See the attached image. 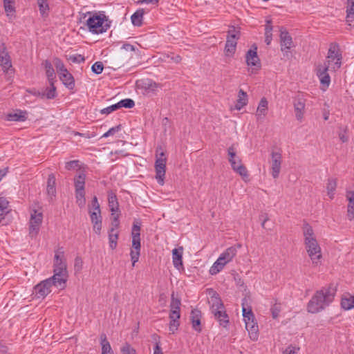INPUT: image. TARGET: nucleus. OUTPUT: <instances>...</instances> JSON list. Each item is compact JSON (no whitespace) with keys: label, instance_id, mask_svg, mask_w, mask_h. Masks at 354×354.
<instances>
[{"label":"nucleus","instance_id":"1","mask_svg":"<svg viewBox=\"0 0 354 354\" xmlns=\"http://www.w3.org/2000/svg\"><path fill=\"white\" fill-rule=\"evenodd\" d=\"M336 291V288L333 286L317 290L308 303V311L317 313L325 309L333 301Z\"/></svg>","mask_w":354,"mask_h":354},{"label":"nucleus","instance_id":"2","mask_svg":"<svg viewBox=\"0 0 354 354\" xmlns=\"http://www.w3.org/2000/svg\"><path fill=\"white\" fill-rule=\"evenodd\" d=\"M304 244L306 250L314 265H318L322 257V250L315 236L313 230L308 223H304L303 226Z\"/></svg>","mask_w":354,"mask_h":354},{"label":"nucleus","instance_id":"3","mask_svg":"<svg viewBox=\"0 0 354 354\" xmlns=\"http://www.w3.org/2000/svg\"><path fill=\"white\" fill-rule=\"evenodd\" d=\"M54 275L52 277L57 288L64 289L68 277L66 263L64 259V252L62 248H58L55 252L54 257Z\"/></svg>","mask_w":354,"mask_h":354},{"label":"nucleus","instance_id":"4","mask_svg":"<svg viewBox=\"0 0 354 354\" xmlns=\"http://www.w3.org/2000/svg\"><path fill=\"white\" fill-rule=\"evenodd\" d=\"M89 17L86 20V26L90 32L93 34L105 32L111 26V21L104 12H87Z\"/></svg>","mask_w":354,"mask_h":354},{"label":"nucleus","instance_id":"5","mask_svg":"<svg viewBox=\"0 0 354 354\" xmlns=\"http://www.w3.org/2000/svg\"><path fill=\"white\" fill-rule=\"evenodd\" d=\"M140 224L138 221H134L132 227V248L130 256L132 261V266L138 261L140 252Z\"/></svg>","mask_w":354,"mask_h":354},{"label":"nucleus","instance_id":"6","mask_svg":"<svg viewBox=\"0 0 354 354\" xmlns=\"http://www.w3.org/2000/svg\"><path fill=\"white\" fill-rule=\"evenodd\" d=\"M214 306L211 307V310L215 319L219 322V324L226 328L229 324V317L225 312V307L221 300L216 299Z\"/></svg>","mask_w":354,"mask_h":354},{"label":"nucleus","instance_id":"7","mask_svg":"<svg viewBox=\"0 0 354 354\" xmlns=\"http://www.w3.org/2000/svg\"><path fill=\"white\" fill-rule=\"evenodd\" d=\"M55 280L53 277H50L42 281L34 288V292L37 298H44L51 292L53 286L57 288V285L55 283Z\"/></svg>","mask_w":354,"mask_h":354},{"label":"nucleus","instance_id":"8","mask_svg":"<svg viewBox=\"0 0 354 354\" xmlns=\"http://www.w3.org/2000/svg\"><path fill=\"white\" fill-rule=\"evenodd\" d=\"M155 162L156 178L158 184L162 185L166 172L167 158H165L164 152H161Z\"/></svg>","mask_w":354,"mask_h":354},{"label":"nucleus","instance_id":"9","mask_svg":"<svg viewBox=\"0 0 354 354\" xmlns=\"http://www.w3.org/2000/svg\"><path fill=\"white\" fill-rule=\"evenodd\" d=\"M257 47L254 46L253 49H250L245 55L246 63L250 67L252 73L260 69L261 64L257 55Z\"/></svg>","mask_w":354,"mask_h":354},{"label":"nucleus","instance_id":"10","mask_svg":"<svg viewBox=\"0 0 354 354\" xmlns=\"http://www.w3.org/2000/svg\"><path fill=\"white\" fill-rule=\"evenodd\" d=\"M42 218V214L36 210L31 214L29 226V234L31 237L36 236L39 233Z\"/></svg>","mask_w":354,"mask_h":354},{"label":"nucleus","instance_id":"11","mask_svg":"<svg viewBox=\"0 0 354 354\" xmlns=\"http://www.w3.org/2000/svg\"><path fill=\"white\" fill-rule=\"evenodd\" d=\"M239 37V31L235 29L229 31V35L227 37V41L225 46V50L228 55L229 54H234L236 50L237 40Z\"/></svg>","mask_w":354,"mask_h":354},{"label":"nucleus","instance_id":"12","mask_svg":"<svg viewBox=\"0 0 354 354\" xmlns=\"http://www.w3.org/2000/svg\"><path fill=\"white\" fill-rule=\"evenodd\" d=\"M281 162L282 156L281 153L272 151L271 153V170L272 176L274 178H277L279 177Z\"/></svg>","mask_w":354,"mask_h":354},{"label":"nucleus","instance_id":"13","mask_svg":"<svg viewBox=\"0 0 354 354\" xmlns=\"http://www.w3.org/2000/svg\"><path fill=\"white\" fill-rule=\"evenodd\" d=\"M326 58H336V61L333 64V71L340 68L342 54L339 53V46L337 44H330Z\"/></svg>","mask_w":354,"mask_h":354},{"label":"nucleus","instance_id":"14","mask_svg":"<svg viewBox=\"0 0 354 354\" xmlns=\"http://www.w3.org/2000/svg\"><path fill=\"white\" fill-rule=\"evenodd\" d=\"M328 70L330 68L326 67V63L319 65L317 68V75L320 80V83L326 87H328L330 82V77L328 73Z\"/></svg>","mask_w":354,"mask_h":354},{"label":"nucleus","instance_id":"15","mask_svg":"<svg viewBox=\"0 0 354 354\" xmlns=\"http://www.w3.org/2000/svg\"><path fill=\"white\" fill-rule=\"evenodd\" d=\"M305 99L298 95L294 99L293 104L297 120H301L305 112Z\"/></svg>","mask_w":354,"mask_h":354},{"label":"nucleus","instance_id":"16","mask_svg":"<svg viewBox=\"0 0 354 354\" xmlns=\"http://www.w3.org/2000/svg\"><path fill=\"white\" fill-rule=\"evenodd\" d=\"M281 40V50L282 51H287L290 49L292 45V39L291 36L286 30H281L280 34Z\"/></svg>","mask_w":354,"mask_h":354},{"label":"nucleus","instance_id":"17","mask_svg":"<svg viewBox=\"0 0 354 354\" xmlns=\"http://www.w3.org/2000/svg\"><path fill=\"white\" fill-rule=\"evenodd\" d=\"M140 85L147 94L153 93L158 88L161 87L159 84L149 79L142 80Z\"/></svg>","mask_w":354,"mask_h":354},{"label":"nucleus","instance_id":"18","mask_svg":"<svg viewBox=\"0 0 354 354\" xmlns=\"http://www.w3.org/2000/svg\"><path fill=\"white\" fill-rule=\"evenodd\" d=\"M237 252L236 248L235 246H231L227 248L218 257L219 261H222L224 263L227 264L232 260L236 256Z\"/></svg>","mask_w":354,"mask_h":354},{"label":"nucleus","instance_id":"19","mask_svg":"<svg viewBox=\"0 0 354 354\" xmlns=\"http://www.w3.org/2000/svg\"><path fill=\"white\" fill-rule=\"evenodd\" d=\"M201 312L198 309H194L191 312L190 319L193 328L198 332L201 330Z\"/></svg>","mask_w":354,"mask_h":354},{"label":"nucleus","instance_id":"20","mask_svg":"<svg viewBox=\"0 0 354 354\" xmlns=\"http://www.w3.org/2000/svg\"><path fill=\"white\" fill-rule=\"evenodd\" d=\"M55 180V176L53 174L48 175L47 180L46 193L50 197V200H52L53 198L56 195Z\"/></svg>","mask_w":354,"mask_h":354},{"label":"nucleus","instance_id":"21","mask_svg":"<svg viewBox=\"0 0 354 354\" xmlns=\"http://www.w3.org/2000/svg\"><path fill=\"white\" fill-rule=\"evenodd\" d=\"M183 247H180L178 248H174L172 250V259H173V263L175 268L180 270V268L183 266V261H182V256H183Z\"/></svg>","mask_w":354,"mask_h":354},{"label":"nucleus","instance_id":"22","mask_svg":"<svg viewBox=\"0 0 354 354\" xmlns=\"http://www.w3.org/2000/svg\"><path fill=\"white\" fill-rule=\"evenodd\" d=\"M60 80L68 89H73L75 87V80L73 76L67 70L64 73L59 75Z\"/></svg>","mask_w":354,"mask_h":354},{"label":"nucleus","instance_id":"23","mask_svg":"<svg viewBox=\"0 0 354 354\" xmlns=\"http://www.w3.org/2000/svg\"><path fill=\"white\" fill-rule=\"evenodd\" d=\"M245 328L248 331L250 338L252 341H256L258 339V331L259 328L257 323L255 322H246Z\"/></svg>","mask_w":354,"mask_h":354},{"label":"nucleus","instance_id":"24","mask_svg":"<svg viewBox=\"0 0 354 354\" xmlns=\"http://www.w3.org/2000/svg\"><path fill=\"white\" fill-rule=\"evenodd\" d=\"M227 153L229 156V162L233 169L241 162V159L236 156V149L234 145H232L228 148Z\"/></svg>","mask_w":354,"mask_h":354},{"label":"nucleus","instance_id":"25","mask_svg":"<svg viewBox=\"0 0 354 354\" xmlns=\"http://www.w3.org/2000/svg\"><path fill=\"white\" fill-rule=\"evenodd\" d=\"M268 104L267 100L265 97L261 98L256 113L257 119H262L267 114Z\"/></svg>","mask_w":354,"mask_h":354},{"label":"nucleus","instance_id":"26","mask_svg":"<svg viewBox=\"0 0 354 354\" xmlns=\"http://www.w3.org/2000/svg\"><path fill=\"white\" fill-rule=\"evenodd\" d=\"M100 344L102 346V354H113L110 343L107 340L106 335L104 333L100 335Z\"/></svg>","mask_w":354,"mask_h":354},{"label":"nucleus","instance_id":"27","mask_svg":"<svg viewBox=\"0 0 354 354\" xmlns=\"http://www.w3.org/2000/svg\"><path fill=\"white\" fill-rule=\"evenodd\" d=\"M55 82H49L50 86L46 87L41 91V98L53 99L56 96V87L54 85Z\"/></svg>","mask_w":354,"mask_h":354},{"label":"nucleus","instance_id":"28","mask_svg":"<svg viewBox=\"0 0 354 354\" xmlns=\"http://www.w3.org/2000/svg\"><path fill=\"white\" fill-rule=\"evenodd\" d=\"M48 82H55V73L52 64L48 60L43 63Z\"/></svg>","mask_w":354,"mask_h":354},{"label":"nucleus","instance_id":"29","mask_svg":"<svg viewBox=\"0 0 354 354\" xmlns=\"http://www.w3.org/2000/svg\"><path fill=\"white\" fill-rule=\"evenodd\" d=\"M108 201L110 210L113 214L114 212L118 210V202L115 194L110 192L108 195Z\"/></svg>","mask_w":354,"mask_h":354},{"label":"nucleus","instance_id":"30","mask_svg":"<svg viewBox=\"0 0 354 354\" xmlns=\"http://www.w3.org/2000/svg\"><path fill=\"white\" fill-rule=\"evenodd\" d=\"M248 95L246 92L240 89L239 91L238 100L235 107L237 110H241L244 106H245L248 103Z\"/></svg>","mask_w":354,"mask_h":354},{"label":"nucleus","instance_id":"31","mask_svg":"<svg viewBox=\"0 0 354 354\" xmlns=\"http://www.w3.org/2000/svg\"><path fill=\"white\" fill-rule=\"evenodd\" d=\"M86 176L84 173L80 172L75 177L74 183L75 190L84 189Z\"/></svg>","mask_w":354,"mask_h":354},{"label":"nucleus","instance_id":"32","mask_svg":"<svg viewBox=\"0 0 354 354\" xmlns=\"http://www.w3.org/2000/svg\"><path fill=\"white\" fill-rule=\"evenodd\" d=\"M342 307L346 310H351L354 308V296L348 295L342 299Z\"/></svg>","mask_w":354,"mask_h":354},{"label":"nucleus","instance_id":"33","mask_svg":"<svg viewBox=\"0 0 354 354\" xmlns=\"http://www.w3.org/2000/svg\"><path fill=\"white\" fill-rule=\"evenodd\" d=\"M26 119V111H17L16 113H11L8 115V120L10 121H24Z\"/></svg>","mask_w":354,"mask_h":354},{"label":"nucleus","instance_id":"34","mask_svg":"<svg viewBox=\"0 0 354 354\" xmlns=\"http://www.w3.org/2000/svg\"><path fill=\"white\" fill-rule=\"evenodd\" d=\"M337 187V181L336 179L330 178L328 180V183L326 185V189L328 192V196L332 199L335 195V191Z\"/></svg>","mask_w":354,"mask_h":354},{"label":"nucleus","instance_id":"35","mask_svg":"<svg viewBox=\"0 0 354 354\" xmlns=\"http://www.w3.org/2000/svg\"><path fill=\"white\" fill-rule=\"evenodd\" d=\"M119 237L118 232H111L109 231V247L114 250L116 248L118 245V239Z\"/></svg>","mask_w":354,"mask_h":354},{"label":"nucleus","instance_id":"36","mask_svg":"<svg viewBox=\"0 0 354 354\" xmlns=\"http://www.w3.org/2000/svg\"><path fill=\"white\" fill-rule=\"evenodd\" d=\"M143 14L144 12L142 10H137L132 15L131 19L134 26H140L142 25Z\"/></svg>","mask_w":354,"mask_h":354},{"label":"nucleus","instance_id":"37","mask_svg":"<svg viewBox=\"0 0 354 354\" xmlns=\"http://www.w3.org/2000/svg\"><path fill=\"white\" fill-rule=\"evenodd\" d=\"M347 21H352L354 18V0H347Z\"/></svg>","mask_w":354,"mask_h":354},{"label":"nucleus","instance_id":"38","mask_svg":"<svg viewBox=\"0 0 354 354\" xmlns=\"http://www.w3.org/2000/svg\"><path fill=\"white\" fill-rule=\"evenodd\" d=\"M37 4L39 8V12L43 17L48 15V12L49 10V6L48 3V0H37Z\"/></svg>","mask_w":354,"mask_h":354},{"label":"nucleus","instance_id":"39","mask_svg":"<svg viewBox=\"0 0 354 354\" xmlns=\"http://www.w3.org/2000/svg\"><path fill=\"white\" fill-rule=\"evenodd\" d=\"M1 66L4 71H8L11 66V59L9 54L2 55L0 57Z\"/></svg>","mask_w":354,"mask_h":354},{"label":"nucleus","instance_id":"40","mask_svg":"<svg viewBox=\"0 0 354 354\" xmlns=\"http://www.w3.org/2000/svg\"><path fill=\"white\" fill-rule=\"evenodd\" d=\"M226 264L219 261V259L216 261L213 266L210 268L209 272L211 274H216L219 272Z\"/></svg>","mask_w":354,"mask_h":354},{"label":"nucleus","instance_id":"41","mask_svg":"<svg viewBox=\"0 0 354 354\" xmlns=\"http://www.w3.org/2000/svg\"><path fill=\"white\" fill-rule=\"evenodd\" d=\"M116 104L118 106V109L122 107L131 109L135 106V102L133 100L127 98L120 100L119 102L116 103Z\"/></svg>","mask_w":354,"mask_h":354},{"label":"nucleus","instance_id":"42","mask_svg":"<svg viewBox=\"0 0 354 354\" xmlns=\"http://www.w3.org/2000/svg\"><path fill=\"white\" fill-rule=\"evenodd\" d=\"M14 0H3V6L7 15L13 14L15 12V8L13 6Z\"/></svg>","mask_w":354,"mask_h":354},{"label":"nucleus","instance_id":"43","mask_svg":"<svg viewBox=\"0 0 354 354\" xmlns=\"http://www.w3.org/2000/svg\"><path fill=\"white\" fill-rule=\"evenodd\" d=\"M54 64L56 67L58 75H60L67 71L64 63L59 58H55L54 59Z\"/></svg>","mask_w":354,"mask_h":354},{"label":"nucleus","instance_id":"44","mask_svg":"<svg viewBox=\"0 0 354 354\" xmlns=\"http://www.w3.org/2000/svg\"><path fill=\"white\" fill-rule=\"evenodd\" d=\"M234 171H236L240 176L242 177H248V171L244 165L240 162L238 165L234 167V168L232 169Z\"/></svg>","mask_w":354,"mask_h":354},{"label":"nucleus","instance_id":"45","mask_svg":"<svg viewBox=\"0 0 354 354\" xmlns=\"http://www.w3.org/2000/svg\"><path fill=\"white\" fill-rule=\"evenodd\" d=\"M80 161L77 160H71L66 162L65 168L67 170H75L80 169Z\"/></svg>","mask_w":354,"mask_h":354},{"label":"nucleus","instance_id":"46","mask_svg":"<svg viewBox=\"0 0 354 354\" xmlns=\"http://www.w3.org/2000/svg\"><path fill=\"white\" fill-rule=\"evenodd\" d=\"M122 129V125L121 124H118L115 127H113L112 128H111L108 131H106V133H104L102 138H107L109 136H113L115 133L119 132Z\"/></svg>","mask_w":354,"mask_h":354},{"label":"nucleus","instance_id":"47","mask_svg":"<svg viewBox=\"0 0 354 354\" xmlns=\"http://www.w3.org/2000/svg\"><path fill=\"white\" fill-rule=\"evenodd\" d=\"M180 300L174 297V294L171 295V301L170 304V310H180Z\"/></svg>","mask_w":354,"mask_h":354},{"label":"nucleus","instance_id":"48","mask_svg":"<svg viewBox=\"0 0 354 354\" xmlns=\"http://www.w3.org/2000/svg\"><path fill=\"white\" fill-rule=\"evenodd\" d=\"M104 68L103 64L101 62H96L94 63L91 67L92 71L95 74H100L102 73Z\"/></svg>","mask_w":354,"mask_h":354},{"label":"nucleus","instance_id":"49","mask_svg":"<svg viewBox=\"0 0 354 354\" xmlns=\"http://www.w3.org/2000/svg\"><path fill=\"white\" fill-rule=\"evenodd\" d=\"M209 295L210 296V300L209 301V304L214 306V303H216V299L221 300L218 297V293L212 289L208 290Z\"/></svg>","mask_w":354,"mask_h":354},{"label":"nucleus","instance_id":"50","mask_svg":"<svg viewBox=\"0 0 354 354\" xmlns=\"http://www.w3.org/2000/svg\"><path fill=\"white\" fill-rule=\"evenodd\" d=\"M89 213H90V216H91V220L93 223H95V221L102 222V216L100 215V212L90 210Z\"/></svg>","mask_w":354,"mask_h":354},{"label":"nucleus","instance_id":"51","mask_svg":"<svg viewBox=\"0 0 354 354\" xmlns=\"http://www.w3.org/2000/svg\"><path fill=\"white\" fill-rule=\"evenodd\" d=\"M111 227L109 230V231L111 232H117L116 230L120 226V221H119V216L118 215L113 216L112 221H111Z\"/></svg>","mask_w":354,"mask_h":354},{"label":"nucleus","instance_id":"52","mask_svg":"<svg viewBox=\"0 0 354 354\" xmlns=\"http://www.w3.org/2000/svg\"><path fill=\"white\" fill-rule=\"evenodd\" d=\"M121 352L122 354H136V350L133 348L131 345L126 343L122 348Z\"/></svg>","mask_w":354,"mask_h":354},{"label":"nucleus","instance_id":"53","mask_svg":"<svg viewBox=\"0 0 354 354\" xmlns=\"http://www.w3.org/2000/svg\"><path fill=\"white\" fill-rule=\"evenodd\" d=\"M272 317L276 319L278 317L281 311V306L279 304H274L270 308Z\"/></svg>","mask_w":354,"mask_h":354},{"label":"nucleus","instance_id":"54","mask_svg":"<svg viewBox=\"0 0 354 354\" xmlns=\"http://www.w3.org/2000/svg\"><path fill=\"white\" fill-rule=\"evenodd\" d=\"M272 29L271 26H267L266 28L265 42L267 45H269L272 41Z\"/></svg>","mask_w":354,"mask_h":354},{"label":"nucleus","instance_id":"55","mask_svg":"<svg viewBox=\"0 0 354 354\" xmlns=\"http://www.w3.org/2000/svg\"><path fill=\"white\" fill-rule=\"evenodd\" d=\"M299 350V348L296 346L290 345L288 346L283 353L284 354H295Z\"/></svg>","mask_w":354,"mask_h":354},{"label":"nucleus","instance_id":"56","mask_svg":"<svg viewBox=\"0 0 354 354\" xmlns=\"http://www.w3.org/2000/svg\"><path fill=\"white\" fill-rule=\"evenodd\" d=\"M118 106L116 104H113L111 106H109L105 109H103L101 110V113L102 114H109L111 113V112L113 111H115L116 110H118Z\"/></svg>","mask_w":354,"mask_h":354},{"label":"nucleus","instance_id":"57","mask_svg":"<svg viewBox=\"0 0 354 354\" xmlns=\"http://www.w3.org/2000/svg\"><path fill=\"white\" fill-rule=\"evenodd\" d=\"M247 314H248V315H244V317H243L245 324H246V322H254V314L250 308L248 309Z\"/></svg>","mask_w":354,"mask_h":354},{"label":"nucleus","instance_id":"58","mask_svg":"<svg viewBox=\"0 0 354 354\" xmlns=\"http://www.w3.org/2000/svg\"><path fill=\"white\" fill-rule=\"evenodd\" d=\"M180 310H170L169 318L170 320L178 321L180 319Z\"/></svg>","mask_w":354,"mask_h":354},{"label":"nucleus","instance_id":"59","mask_svg":"<svg viewBox=\"0 0 354 354\" xmlns=\"http://www.w3.org/2000/svg\"><path fill=\"white\" fill-rule=\"evenodd\" d=\"M346 216L349 221L354 219V205H348Z\"/></svg>","mask_w":354,"mask_h":354},{"label":"nucleus","instance_id":"60","mask_svg":"<svg viewBox=\"0 0 354 354\" xmlns=\"http://www.w3.org/2000/svg\"><path fill=\"white\" fill-rule=\"evenodd\" d=\"M179 326V322L175 320H170L169 323V330L174 333V332L178 329Z\"/></svg>","mask_w":354,"mask_h":354},{"label":"nucleus","instance_id":"61","mask_svg":"<svg viewBox=\"0 0 354 354\" xmlns=\"http://www.w3.org/2000/svg\"><path fill=\"white\" fill-rule=\"evenodd\" d=\"M95 212H100V204L98 203L97 198L96 196H94L92 200V210Z\"/></svg>","mask_w":354,"mask_h":354},{"label":"nucleus","instance_id":"62","mask_svg":"<svg viewBox=\"0 0 354 354\" xmlns=\"http://www.w3.org/2000/svg\"><path fill=\"white\" fill-rule=\"evenodd\" d=\"M346 197L348 201V205H354V192L353 191H347Z\"/></svg>","mask_w":354,"mask_h":354},{"label":"nucleus","instance_id":"63","mask_svg":"<svg viewBox=\"0 0 354 354\" xmlns=\"http://www.w3.org/2000/svg\"><path fill=\"white\" fill-rule=\"evenodd\" d=\"M70 59L73 62H75V63H81V62H83L84 61V57H82V55H73V56H71L70 57Z\"/></svg>","mask_w":354,"mask_h":354},{"label":"nucleus","instance_id":"64","mask_svg":"<svg viewBox=\"0 0 354 354\" xmlns=\"http://www.w3.org/2000/svg\"><path fill=\"white\" fill-rule=\"evenodd\" d=\"M93 224V230L97 234H100L101 230H102V222H97L95 221Z\"/></svg>","mask_w":354,"mask_h":354}]
</instances>
